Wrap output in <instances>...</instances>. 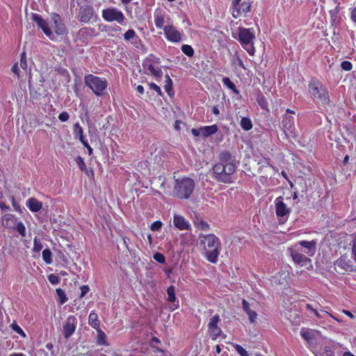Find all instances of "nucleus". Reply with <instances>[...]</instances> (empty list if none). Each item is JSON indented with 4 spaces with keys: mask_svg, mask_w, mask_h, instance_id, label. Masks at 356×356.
I'll return each instance as SVG.
<instances>
[{
    "mask_svg": "<svg viewBox=\"0 0 356 356\" xmlns=\"http://www.w3.org/2000/svg\"><path fill=\"white\" fill-rule=\"evenodd\" d=\"M236 161L229 151L220 152L218 161L213 165V177L218 182L231 184L233 182L232 175L236 172Z\"/></svg>",
    "mask_w": 356,
    "mask_h": 356,
    "instance_id": "1",
    "label": "nucleus"
},
{
    "mask_svg": "<svg viewBox=\"0 0 356 356\" xmlns=\"http://www.w3.org/2000/svg\"><path fill=\"white\" fill-rule=\"evenodd\" d=\"M200 246L204 250V257L211 264H216L221 250L219 238L213 234L200 235Z\"/></svg>",
    "mask_w": 356,
    "mask_h": 356,
    "instance_id": "2",
    "label": "nucleus"
},
{
    "mask_svg": "<svg viewBox=\"0 0 356 356\" xmlns=\"http://www.w3.org/2000/svg\"><path fill=\"white\" fill-rule=\"evenodd\" d=\"M308 92L310 97L323 107L330 105V99L327 88L315 77H312L308 83Z\"/></svg>",
    "mask_w": 356,
    "mask_h": 356,
    "instance_id": "3",
    "label": "nucleus"
},
{
    "mask_svg": "<svg viewBox=\"0 0 356 356\" xmlns=\"http://www.w3.org/2000/svg\"><path fill=\"white\" fill-rule=\"evenodd\" d=\"M195 186V181L188 177L176 179L170 195L180 200H188L191 196Z\"/></svg>",
    "mask_w": 356,
    "mask_h": 356,
    "instance_id": "4",
    "label": "nucleus"
},
{
    "mask_svg": "<svg viewBox=\"0 0 356 356\" xmlns=\"http://www.w3.org/2000/svg\"><path fill=\"white\" fill-rule=\"evenodd\" d=\"M245 27H239L238 37L234 36L241 44V46L247 51L250 56L255 54V48L253 41L255 38L254 33L252 30Z\"/></svg>",
    "mask_w": 356,
    "mask_h": 356,
    "instance_id": "5",
    "label": "nucleus"
},
{
    "mask_svg": "<svg viewBox=\"0 0 356 356\" xmlns=\"http://www.w3.org/2000/svg\"><path fill=\"white\" fill-rule=\"evenodd\" d=\"M84 82L86 86L90 88L97 96H102L108 87L106 79L91 74L84 76Z\"/></svg>",
    "mask_w": 356,
    "mask_h": 356,
    "instance_id": "6",
    "label": "nucleus"
},
{
    "mask_svg": "<svg viewBox=\"0 0 356 356\" xmlns=\"http://www.w3.org/2000/svg\"><path fill=\"white\" fill-rule=\"evenodd\" d=\"M160 63L161 60L159 57H156L154 54H150L144 60L143 66L147 73L151 74L156 78L160 79L163 75L162 70L161 68L155 67V65H159Z\"/></svg>",
    "mask_w": 356,
    "mask_h": 356,
    "instance_id": "7",
    "label": "nucleus"
},
{
    "mask_svg": "<svg viewBox=\"0 0 356 356\" xmlns=\"http://www.w3.org/2000/svg\"><path fill=\"white\" fill-rule=\"evenodd\" d=\"M102 18L106 22H117L120 25H124L126 20L123 13L115 7L104 9L102 10Z\"/></svg>",
    "mask_w": 356,
    "mask_h": 356,
    "instance_id": "8",
    "label": "nucleus"
},
{
    "mask_svg": "<svg viewBox=\"0 0 356 356\" xmlns=\"http://www.w3.org/2000/svg\"><path fill=\"white\" fill-rule=\"evenodd\" d=\"M252 1L250 0H232V15L235 19L251 11Z\"/></svg>",
    "mask_w": 356,
    "mask_h": 356,
    "instance_id": "9",
    "label": "nucleus"
},
{
    "mask_svg": "<svg viewBox=\"0 0 356 356\" xmlns=\"http://www.w3.org/2000/svg\"><path fill=\"white\" fill-rule=\"evenodd\" d=\"M258 173L260 175L259 181L264 184L267 181L268 172L274 170V167L270 163V159L261 156L257 161Z\"/></svg>",
    "mask_w": 356,
    "mask_h": 356,
    "instance_id": "10",
    "label": "nucleus"
},
{
    "mask_svg": "<svg viewBox=\"0 0 356 356\" xmlns=\"http://www.w3.org/2000/svg\"><path fill=\"white\" fill-rule=\"evenodd\" d=\"M163 33L167 40L177 43L182 40V31H179L172 24L165 25L163 27Z\"/></svg>",
    "mask_w": 356,
    "mask_h": 356,
    "instance_id": "11",
    "label": "nucleus"
},
{
    "mask_svg": "<svg viewBox=\"0 0 356 356\" xmlns=\"http://www.w3.org/2000/svg\"><path fill=\"white\" fill-rule=\"evenodd\" d=\"M290 252L293 261L297 264L302 266L311 262V259L304 254L302 249L300 248L298 245H295L293 248L290 249Z\"/></svg>",
    "mask_w": 356,
    "mask_h": 356,
    "instance_id": "12",
    "label": "nucleus"
},
{
    "mask_svg": "<svg viewBox=\"0 0 356 356\" xmlns=\"http://www.w3.org/2000/svg\"><path fill=\"white\" fill-rule=\"evenodd\" d=\"M335 270L339 273H343V271L356 270V267L352 264V261L346 257L341 256L334 264Z\"/></svg>",
    "mask_w": 356,
    "mask_h": 356,
    "instance_id": "13",
    "label": "nucleus"
},
{
    "mask_svg": "<svg viewBox=\"0 0 356 356\" xmlns=\"http://www.w3.org/2000/svg\"><path fill=\"white\" fill-rule=\"evenodd\" d=\"M123 37L126 42H129L130 44L137 49H141L144 46L142 40L134 29H130L127 30L124 33Z\"/></svg>",
    "mask_w": 356,
    "mask_h": 356,
    "instance_id": "14",
    "label": "nucleus"
},
{
    "mask_svg": "<svg viewBox=\"0 0 356 356\" xmlns=\"http://www.w3.org/2000/svg\"><path fill=\"white\" fill-rule=\"evenodd\" d=\"M275 213L279 219L289 216L291 213V209L287 207L286 204L283 201L282 196L277 197L275 200Z\"/></svg>",
    "mask_w": 356,
    "mask_h": 356,
    "instance_id": "15",
    "label": "nucleus"
},
{
    "mask_svg": "<svg viewBox=\"0 0 356 356\" xmlns=\"http://www.w3.org/2000/svg\"><path fill=\"white\" fill-rule=\"evenodd\" d=\"M286 114L282 118V126L285 132L289 131L290 134H293L295 130L294 117L292 115H288L287 114H295V111L287 108L286 110Z\"/></svg>",
    "mask_w": 356,
    "mask_h": 356,
    "instance_id": "16",
    "label": "nucleus"
},
{
    "mask_svg": "<svg viewBox=\"0 0 356 356\" xmlns=\"http://www.w3.org/2000/svg\"><path fill=\"white\" fill-rule=\"evenodd\" d=\"M77 324L76 318L70 315L67 316L65 324L63 325V335L65 338L67 339L72 335L74 332Z\"/></svg>",
    "mask_w": 356,
    "mask_h": 356,
    "instance_id": "17",
    "label": "nucleus"
},
{
    "mask_svg": "<svg viewBox=\"0 0 356 356\" xmlns=\"http://www.w3.org/2000/svg\"><path fill=\"white\" fill-rule=\"evenodd\" d=\"M32 19L37 24L38 26L42 30L44 33L51 39V36L52 35V32L46 20H44L42 16L38 13H33Z\"/></svg>",
    "mask_w": 356,
    "mask_h": 356,
    "instance_id": "18",
    "label": "nucleus"
},
{
    "mask_svg": "<svg viewBox=\"0 0 356 356\" xmlns=\"http://www.w3.org/2000/svg\"><path fill=\"white\" fill-rule=\"evenodd\" d=\"M93 16V8L88 5L83 6L80 8L78 15V19L83 23H88L90 22Z\"/></svg>",
    "mask_w": 356,
    "mask_h": 356,
    "instance_id": "19",
    "label": "nucleus"
},
{
    "mask_svg": "<svg viewBox=\"0 0 356 356\" xmlns=\"http://www.w3.org/2000/svg\"><path fill=\"white\" fill-rule=\"evenodd\" d=\"M316 241L312 240L310 241H300L296 245H300L301 248H305L304 253L309 257H312L315 254L316 250Z\"/></svg>",
    "mask_w": 356,
    "mask_h": 356,
    "instance_id": "20",
    "label": "nucleus"
},
{
    "mask_svg": "<svg viewBox=\"0 0 356 356\" xmlns=\"http://www.w3.org/2000/svg\"><path fill=\"white\" fill-rule=\"evenodd\" d=\"M220 321V318L218 314H216L212 316L208 323L209 330L211 332L212 335L215 337L214 339L219 337L221 334V330L218 327V323Z\"/></svg>",
    "mask_w": 356,
    "mask_h": 356,
    "instance_id": "21",
    "label": "nucleus"
},
{
    "mask_svg": "<svg viewBox=\"0 0 356 356\" xmlns=\"http://www.w3.org/2000/svg\"><path fill=\"white\" fill-rule=\"evenodd\" d=\"M173 225L181 231L191 229L189 222L184 216L178 214H175L173 216Z\"/></svg>",
    "mask_w": 356,
    "mask_h": 356,
    "instance_id": "22",
    "label": "nucleus"
},
{
    "mask_svg": "<svg viewBox=\"0 0 356 356\" xmlns=\"http://www.w3.org/2000/svg\"><path fill=\"white\" fill-rule=\"evenodd\" d=\"M51 20L54 23V28L57 35H63L66 31V27L62 22L60 15L57 13L51 15Z\"/></svg>",
    "mask_w": 356,
    "mask_h": 356,
    "instance_id": "23",
    "label": "nucleus"
},
{
    "mask_svg": "<svg viewBox=\"0 0 356 356\" xmlns=\"http://www.w3.org/2000/svg\"><path fill=\"white\" fill-rule=\"evenodd\" d=\"M165 12L160 8L155 10L154 13V24L157 29H163L165 23Z\"/></svg>",
    "mask_w": 356,
    "mask_h": 356,
    "instance_id": "24",
    "label": "nucleus"
},
{
    "mask_svg": "<svg viewBox=\"0 0 356 356\" xmlns=\"http://www.w3.org/2000/svg\"><path fill=\"white\" fill-rule=\"evenodd\" d=\"M26 205L33 213L39 211L42 207V203L35 197L29 198L26 202Z\"/></svg>",
    "mask_w": 356,
    "mask_h": 356,
    "instance_id": "25",
    "label": "nucleus"
},
{
    "mask_svg": "<svg viewBox=\"0 0 356 356\" xmlns=\"http://www.w3.org/2000/svg\"><path fill=\"white\" fill-rule=\"evenodd\" d=\"M242 306L243 309L246 313V314L248 316V319L251 323H253L255 322L256 319L257 318V314L255 311L252 310L250 307L249 302L245 300V299L242 301Z\"/></svg>",
    "mask_w": 356,
    "mask_h": 356,
    "instance_id": "26",
    "label": "nucleus"
},
{
    "mask_svg": "<svg viewBox=\"0 0 356 356\" xmlns=\"http://www.w3.org/2000/svg\"><path fill=\"white\" fill-rule=\"evenodd\" d=\"M202 136L204 137H209L215 134L218 131V127L216 124L201 127Z\"/></svg>",
    "mask_w": 356,
    "mask_h": 356,
    "instance_id": "27",
    "label": "nucleus"
},
{
    "mask_svg": "<svg viewBox=\"0 0 356 356\" xmlns=\"http://www.w3.org/2000/svg\"><path fill=\"white\" fill-rule=\"evenodd\" d=\"M3 222L6 227L13 228L17 223V218L13 214L7 213L3 216Z\"/></svg>",
    "mask_w": 356,
    "mask_h": 356,
    "instance_id": "28",
    "label": "nucleus"
},
{
    "mask_svg": "<svg viewBox=\"0 0 356 356\" xmlns=\"http://www.w3.org/2000/svg\"><path fill=\"white\" fill-rule=\"evenodd\" d=\"M165 86H164V89L165 90V92L168 94L169 96L170 97H172L174 96L175 95V92L173 90V87H172V80L171 79V78L170 77V76L166 74L165 76Z\"/></svg>",
    "mask_w": 356,
    "mask_h": 356,
    "instance_id": "29",
    "label": "nucleus"
},
{
    "mask_svg": "<svg viewBox=\"0 0 356 356\" xmlns=\"http://www.w3.org/2000/svg\"><path fill=\"white\" fill-rule=\"evenodd\" d=\"M256 100L261 108H263V109L268 108V104L266 100V98L264 95V94L261 92V91L259 90L257 91Z\"/></svg>",
    "mask_w": 356,
    "mask_h": 356,
    "instance_id": "30",
    "label": "nucleus"
},
{
    "mask_svg": "<svg viewBox=\"0 0 356 356\" xmlns=\"http://www.w3.org/2000/svg\"><path fill=\"white\" fill-rule=\"evenodd\" d=\"M88 323L92 327L96 330L99 329V321L98 320V316L94 312H90L89 314Z\"/></svg>",
    "mask_w": 356,
    "mask_h": 356,
    "instance_id": "31",
    "label": "nucleus"
},
{
    "mask_svg": "<svg viewBox=\"0 0 356 356\" xmlns=\"http://www.w3.org/2000/svg\"><path fill=\"white\" fill-rule=\"evenodd\" d=\"M97 343L100 346H108L107 336L101 329H97Z\"/></svg>",
    "mask_w": 356,
    "mask_h": 356,
    "instance_id": "32",
    "label": "nucleus"
},
{
    "mask_svg": "<svg viewBox=\"0 0 356 356\" xmlns=\"http://www.w3.org/2000/svg\"><path fill=\"white\" fill-rule=\"evenodd\" d=\"M73 134L75 138L79 140L84 138L83 130L79 122H76L73 126Z\"/></svg>",
    "mask_w": 356,
    "mask_h": 356,
    "instance_id": "33",
    "label": "nucleus"
},
{
    "mask_svg": "<svg viewBox=\"0 0 356 356\" xmlns=\"http://www.w3.org/2000/svg\"><path fill=\"white\" fill-rule=\"evenodd\" d=\"M240 124L244 131H250L252 128V121L247 117H243L241 118Z\"/></svg>",
    "mask_w": 356,
    "mask_h": 356,
    "instance_id": "34",
    "label": "nucleus"
},
{
    "mask_svg": "<svg viewBox=\"0 0 356 356\" xmlns=\"http://www.w3.org/2000/svg\"><path fill=\"white\" fill-rule=\"evenodd\" d=\"M222 81L225 86L229 89L232 90L234 93L238 94L239 91L237 90L235 84L228 77H223Z\"/></svg>",
    "mask_w": 356,
    "mask_h": 356,
    "instance_id": "35",
    "label": "nucleus"
},
{
    "mask_svg": "<svg viewBox=\"0 0 356 356\" xmlns=\"http://www.w3.org/2000/svg\"><path fill=\"white\" fill-rule=\"evenodd\" d=\"M42 259L47 264L52 263V254L50 249L46 248L42 251Z\"/></svg>",
    "mask_w": 356,
    "mask_h": 356,
    "instance_id": "36",
    "label": "nucleus"
},
{
    "mask_svg": "<svg viewBox=\"0 0 356 356\" xmlns=\"http://www.w3.org/2000/svg\"><path fill=\"white\" fill-rule=\"evenodd\" d=\"M168 298L167 300L170 302H174L176 300L175 288L171 285L167 289Z\"/></svg>",
    "mask_w": 356,
    "mask_h": 356,
    "instance_id": "37",
    "label": "nucleus"
},
{
    "mask_svg": "<svg viewBox=\"0 0 356 356\" xmlns=\"http://www.w3.org/2000/svg\"><path fill=\"white\" fill-rule=\"evenodd\" d=\"M56 292L58 297V302L60 305H63L67 301L68 298H67L65 291L62 289H56Z\"/></svg>",
    "mask_w": 356,
    "mask_h": 356,
    "instance_id": "38",
    "label": "nucleus"
},
{
    "mask_svg": "<svg viewBox=\"0 0 356 356\" xmlns=\"http://www.w3.org/2000/svg\"><path fill=\"white\" fill-rule=\"evenodd\" d=\"M13 229L17 231L22 236H26V227L22 221L17 222Z\"/></svg>",
    "mask_w": 356,
    "mask_h": 356,
    "instance_id": "39",
    "label": "nucleus"
},
{
    "mask_svg": "<svg viewBox=\"0 0 356 356\" xmlns=\"http://www.w3.org/2000/svg\"><path fill=\"white\" fill-rule=\"evenodd\" d=\"M20 67L24 71L25 73L27 72L28 64L26 60V54L25 51H23L20 54V61H19Z\"/></svg>",
    "mask_w": 356,
    "mask_h": 356,
    "instance_id": "40",
    "label": "nucleus"
},
{
    "mask_svg": "<svg viewBox=\"0 0 356 356\" xmlns=\"http://www.w3.org/2000/svg\"><path fill=\"white\" fill-rule=\"evenodd\" d=\"M181 49L182 52L188 57H193L194 56V49L189 44H183Z\"/></svg>",
    "mask_w": 356,
    "mask_h": 356,
    "instance_id": "41",
    "label": "nucleus"
},
{
    "mask_svg": "<svg viewBox=\"0 0 356 356\" xmlns=\"http://www.w3.org/2000/svg\"><path fill=\"white\" fill-rule=\"evenodd\" d=\"M10 326L13 330L16 332L17 334H19L22 337H26V334L24 332V330L20 327L19 325H18V324L15 321L12 323Z\"/></svg>",
    "mask_w": 356,
    "mask_h": 356,
    "instance_id": "42",
    "label": "nucleus"
},
{
    "mask_svg": "<svg viewBox=\"0 0 356 356\" xmlns=\"http://www.w3.org/2000/svg\"><path fill=\"white\" fill-rule=\"evenodd\" d=\"M233 346L240 356H248V353L241 345L234 343Z\"/></svg>",
    "mask_w": 356,
    "mask_h": 356,
    "instance_id": "43",
    "label": "nucleus"
},
{
    "mask_svg": "<svg viewBox=\"0 0 356 356\" xmlns=\"http://www.w3.org/2000/svg\"><path fill=\"white\" fill-rule=\"evenodd\" d=\"M76 164L78 165V167L79 168V169L81 170V171H84L86 172H88V169H87V167L86 165V163L83 161V159L81 156H78L76 158Z\"/></svg>",
    "mask_w": 356,
    "mask_h": 356,
    "instance_id": "44",
    "label": "nucleus"
},
{
    "mask_svg": "<svg viewBox=\"0 0 356 356\" xmlns=\"http://www.w3.org/2000/svg\"><path fill=\"white\" fill-rule=\"evenodd\" d=\"M42 247L43 246L42 243L37 238V237H35L33 241V251L35 252H40L42 249Z\"/></svg>",
    "mask_w": 356,
    "mask_h": 356,
    "instance_id": "45",
    "label": "nucleus"
},
{
    "mask_svg": "<svg viewBox=\"0 0 356 356\" xmlns=\"http://www.w3.org/2000/svg\"><path fill=\"white\" fill-rule=\"evenodd\" d=\"M197 227L201 230L208 231L209 229V225L207 221L201 220L197 222Z\"/></svg>",
    "mask_w": 356,
    "mask_h": 356,
    "instance_id": "46",
    "label": "nucleus"
},
{
    "mask_svg": "<svg viewBox=\"0 0 356 356\" xmlns=\"http://www.w3.org/2000/svg\"><path fill=\"white\" fill-rule=\"evenodd\" d=\"M148 86L151 90H152L156 92L157 95L163 96V94L161 90V88L159 86H157L156 83H154L153 82L148 83Z\"/></svg>",
    "mask_w": 356,
    "mask_h": 356,
    "instance_id": "47",
    "label": "nucleus"
},
{
    "mask_svg": "<svg viewBox=\"0 0 356 356\" xmlns=\"http://www.w3.org/2000/svg\"><path fill=\"white\" fill-rule=\"evenodd\" d=\"M163 223L160 220L154 221L153 223H152L150 226V229L153 232L159 231L162 227Z\"/></svg>",
    "mask_w": 356,
    "mask_h": 356,
    "instance_id": "48",
    "label": "nucleus"
},
{
    "mask_svg": "<svg viewBox=\"0 0 356 356\" xmlns=\"http://www.w3.org/2000/svg\"><path fill=\"white\" fill-rule=\"evenodd\" d=\"M341 67L345 71H350L353 69V64L348 60H344L341 62Z\"/></svg>",
    "mask_w": 356,
    "mask_h": 356,
    "instance_id": "49",
    "label": "nucleus"
},
{
    "mask_svg": "<svg viewBox=\"0 0 356 356\" xmlns=\"http://www.w3.org/2000/svg\"><path fill=\"white\" fill-rule=\"evenodd\" d=\"M48 280L49 282L54 285L58 284L60 282V278L55 274H50L48 276Z\"/></svg>",
    "mask_w": 356,
    "mask_h": 356,
    "instance_id": "50",
    "label": "nucleus"
},
{
    "mask_svg": "<svg viewBox=\"0 0 356 356\" xmlns=\"http://www.w3.org/2000/svg\"><path fill=\"white\" fill-rule=\"evenodd\" d=\"M154 259L160 264H163L165 261V257L160 252H156L153 256Z\"/></svg>",
    "mask_w": 356,
    "mask_h": 356,
    "instance_id": "51",
    "label": "nucleus"
},
{
    "mask_svg": "<svg viewBox=\"0 0 356 356\" xmlns=\"http://www.w3.org/2000/svg\"><path fill=\"white\" fill-rule=\"evenodd\" d=\"M300 334L302 337L305 339L307 342H309L312 339V334L309 331L301 330Z\"/></svg>",
    "mask_w": 356,
    "mask_h": 356,
    "instance_id": "52",
    "label": "nucleus"
},
{
    "mask_svg": "<svg viewBox=\"0 0 356 356\" xmlns=\"http://www.w3.org/2000/svg\"><path fill=\"white\" fill-rule=\"evenodd\" d=\"M70 118V115L66 111L61 112L58 115V119L60 121L64 122H67Z\"/></svg>",
    "mask_w": 356,
    "mask_h": 356,
    "instance_id": "53",
    "label": "nucleus"
},
{
    "mask_svg": "<svg viewBox=\"0 0 356 356\" xmlns=\"http://www.w3.org/2000/svg\"><path fill=\"white\" fill-rule=\"evenodd\" d=\"M80 289H81V293H80V296H79L80 298H83L88 293V291H90V288H89V286L88 285H82L80 287Z\"/></svg>",
    "mask_w": 356,
    "mask_h": 356,
    "instance_id": "54",
    "label": "nucleus"
},
{
    "mask_svg": "<svg viewBox=\"0 0 356 356\" xmlns=\"http://www.w3.org/2000/svg\"><path fill=\"white\" fill-rule=\"evenodd\" d=\"M10 201H11L13 207H14V209L16 211H21L20 205L16 202L14 196H12L10 197Z\"/></svg>",
    "mask_w": 356,
    "mask_h": 356,
    "instance_id": "55",
    "label": "nucleus"
},
{
    "mask_svg": "<svg viewBox=\"0 0 356 356\" xmlns=\"http://www.w3.org/2000/svg\"><path fill=\"white\" fill-rule=\"evenodd\" d=\"M11 70L12 72L16 74L17 76V77H19V67H18V63H15L12 68H11Z\"/></svg>",
    "mask_w": 356,
    "mask_h": 356,
    "instance_id": "56",
    "label": "nucleus"
},
{
    "mask_svg": "<svg viewBox=\"0 0 356 356\" xmlns=\"http://www.w3.org/2000/svg\"><path fill=\"white\" fill-rule=\"evenodd\" d=\"M352 254L355 261H356V239L353 241Z\"/></svg>",
    "mask_w": 356,
    "mask_h": 356,
    "instance_id": "57",
    "label": "nucleus"
},
{
    "mask_svg": "<svg viewBox=\"0 0 356 356\" xmlns=\"http://www.w3.org/2000/svg\"><path fill=\"white\" fill-rule=\"evenodd\" d=\"M191 133L194 136H199L200 135H202L201 127L199 129H192Z\"/></svg>",
    "mask_w": 356,
    "mask_h": 356,
    "instance_id": "58",
    "label": "nucleus"
},
{
    "mask_svg": "<svg viewBox=\"0 0 356 356\" xmlns=\"http://www.w3.org/2000/svg\"><path fill=\"white\" fill-rule=\"evenodd\" d=\"M350 19L354 23H356V7L350 12Z\"/></svg>",
    "mask_w": 356,
    "mask_h": 356,
    "instance_id": "59",
    "label": "nucleus"
},
{
    "mask_svg": "<svg viewBox=\"0 0 356 356\" xmlns=\"http://www.w3.org/2000/svg\"><path fill=\"white\" fill-rule=\"evenodd\" d=\"M0 209L2 211L10 210V207L8 205H6V204L5 202H0Z\"/></svg>",
    "mask_w": 356,
    "mask_h": 356,
    "instance_id": "60",
    "label": "nucleus"
},
{
    "mask_svg": "<svg viewBox=\"0 0 356 356\" xmlns=\"http://www.w3.org/2000/svg\"><path fill=\"white\" fill-rule=\"evenodd\" d=\"M136 92L139 94V95H143V92H144V88L143 86L141 85H138L136 88Z\"/></svg>",
    "mask_w": 356,
    "mask_h": 356,
    "instance_id": "61",
    "label": "nucleus"
},
{
    "mask_svg": "<svg viewBox=\"0 0 356 356\" xmlns=\"http://www.w3.org/2000/svg\"><path fill=\"white\" fill-rule=\"evenodd\" d=\"M342 313L344 314L345 315L348 316L350 318H355L354 315L348 310L343 309Z\"/></svg>",
    "mask_w": 356,
    "mask_h": 356,
    "instance_id": "62",
    "label": "nucleus"
},
{
    "mask_svg": "<svg viewBox=\"0 0 356 356\" xmlns=\"http://www.w3.org/2000/svg\"><path fill=\"white\" fill-rule=\"evenodd\" d=\"M305 308L307 310L311 311L314 314V311H316L317 308L313 307V306L311 304H306Z\"/></svg>",
    "mask_w": 356,
    "mask_h": 356,
    "instance_id": "63",
    "label": "nucleus"
},
{
    "mask_svg": "<svg viewBox=\"0 0 356 356\" xmlns=\"http://www.w3.org/2000/svg\"><path fill=\"white\" fill-rule=\"evenodd\" d=\"M81 141V143L83 144V145L87 148L88 147V146H90V145L88 144V140L84 138H81L79 140Z\"/></svg>",
    "mask_w": 356,
    "mask_h": 356,
    "instance_id": "64",
    "label": "nucleus"
}]
</instances>
